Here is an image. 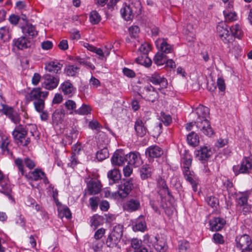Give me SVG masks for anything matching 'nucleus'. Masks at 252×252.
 Returning a JSON list of instances; mask_svg holds the SVG:
<instances>
[{"mask_svg": "<svg viewBox=\"0 0 252 252\" xmlns=\"http://www.w3.org/2000/svg\"><path fill=\"white\" fill-rule=\"evenodd\" d=\"M147 156L151 158H157L163 154L162 149L157 145H152L148 147L145 152Z\"/></svg>", "mask_w": 252, "mask_h": 252, "instance_id": "nucleus-17", "label": "nucleus"}, {"mask_svg": "<svg viewBox=\"0 0 252 252\" xmlns=\"http://www.w3.org/2000/svg\"><path fill=\"white\" fill-rule=\"evenodd\" d=\"M155 239L156 240L154 244L156 250L159 252H164L166 250L165 243L158 239L157 237H155Z\"/></svg>", "mask_w": 252, "mask_h": 252, "instance_id": "nucleus-44", "label": "nucleus"}, {"mask_svg": "<svg viewBox=\"0 0 252 252\" xmlns=\"http://www.w3.org/2000/svg\"><path fill=\"white\" fill-rule=\"evenodd\" d=\"M153 171V167L149 164L143 165L140 169V176L143 180H145L151 176Z\"/></svg>", "mask_w": 252, "mask_h": 252, "instance_id": "nucleus-27", "label": "nucleus"}, {"mask_svg": "<svg viewBox=\"0 0 252 252\" xmlns=\"http://www.w3.org/2000/svg\"><path fill=\"white\" fill-rule=\"evenodd\" d=\"M8 145L9 142L7 139L5 140H2L0 145V148L4 152H6L7 155H10L11 157H12L13 153L12 152H10L9 149L8 148Z\"/></svg>", "mask_w": 252, "mask_h": 252, "instance_id": "nucleus-48", "label": "nucleus"}, {"mask_svg": "<svg viewBox=\"0 0 252 252\" xmlns=\"http://www.w3.org/2000/svg\"><path fill=\"white\" fill-rule=\"evenodd\" d=\"M101 218L100 216L94 215L91 219V224L95 229L100 224Z\"/></svg>", "mask_w": 252, "mask_h": 252, "instance_id": "nucleus-53", "label": "nucleus"}, {"mask_svg": "<svg viewBox=\"0 0 252 252\" xmlns=\"http://www.w3.org/2000/svg\"><path fill=\"white\" fill-rule=\"evenodd\" d=\"M184 171H190L189 168L191 166L192 162V159L190 155H186L182 160Z\"/></svg>", "mask_w": 252, "mask_h": 252, "instance_id": "nucleus-45", "label": "nucleus"}, {"mask_svg": "<svg viewBox=\"0 0 252 252\" xmlns=\"http://www.w3.org/2000/svg\"><path fill=\"white\" fill-rule=\"evenodd\" d=\"M78 131L73 127L67 128L65 131L66 137L68 138L69 144H71L72 140L76 139L77 137Z\"/></svg>", "mask_w": 252, "mask_h": 252, "instance_id": "nucleus-33", "label": "nucleus"}, {"mask_svg": "<svg viewBox=\"0 0 252 252\" xmlns=\"http://www.w3.org/2000/svg\"><path fill=\"white\" fill-rule=\"evenodd\" d=\"M105 232V229L101 228L98 229L95 233L94 237L96 240H99L101 239L104 235Z\"/></svg>", "mask_w": 252, "mask_h": 252, "instance_id": "nucleus-64", "label": "nucleus"}, {"mask_svg": "<svg viewBox=\"0 0 252 252\" xmlns=\"http://www.w3.org/2000/svg\"><path fill=\"white\" fill-rule=\"evenodd\" d=\"M212 154L211 149L206 146L201 147L200 150L195 152L196 156L199 160H207Z\"/></svg>", "mask_w": 252, "mask_h": 252, "instance_id": "nucleus-18", "label": "nucleus"}, {"mask_svg": "<svg viewBox=\"0 0 252 252\" xmlns=\"http://www.w3.org/2000/svg\"><path fill=\"white\" fill-rule=\"evenodd\" d=\"M45 99H40L39 100L34 101L33 105L36 111L38 112H42L45 107Z\"/></svg>", "mask_w": 252, "mask_h": 252, "instance_id": "nucleus-47", "label": "nucleus"}, {"mask_svg": "<svg viewBox=\"0 0 252 252\" xmlns=\"http://www.w3.org/2000/svg\"><path fill=\"white\" fill-rule=\"evenodd\" d=\"M101 19V17L96 10L92 11L90 14V21L93 24H98Z\"/></svg>", "mask_w": 252, "mask_h": 252, "instance_id": "nucleus-43", "label": "nucleus"}, {"mask_svg": "<svg viewBox=\"0 0 252 252\" xmlns=\"http://www.w3.org/2000/svg\"><path fill=\"white\" fill-rule=\"evenodd\" d=\"M173 49L172 46L164 40H163L160 44L159 52L163 53L166 55L167 54L172 53Z\"/></svg>", "mask_w": 252, "mask_h": 252, "instance_id": "nucleus-38", "label": "nucleus"}, {"mask_svg": "<svg viewBox=\"0 0 252 252\" xmlns=\"http://www.w3.org/2000/svg\"><path fill=\"white\" fill-rule=\"evenodd\" d=\"M100 183L96 180H91L87 184V191L86 194L93 195L98 194L101 190Z\"/></svg>", "mask_w": 252, "mask_h": 252, "instance_id": "nucleus-15", "label": "nucleus"}, {"mask_svg": "<svg viewBox=\"0 0 252 252\" xmlns=\"http://www.w3.org/2000/svg\"><path fill=\"white\" fill-rule=\"evenodd\" d=\"M123 72L124 75L127 77L134 78L135 76V72L132 70L127 67H124L123 68Z\"/></svg>", "mask_w": 252, "mask_h": 252, "instance_id": "nucleus-61", "label": "nucleus"}, {"mask_svg": "<svg viewBox=\"0 0 252 252\" xmlns=\"http://www.w3.org/2000/svg\"><path fill=\"white\" fill-rule=\"evenodd\" d=\"M147 80L155 85H159V88H158V90L159 91L166 88L168 86L167 79L158 72H155L151 75L147 76Z\"/></svg>", "mask_w": 252, "mask_h": 252, "instance_id": "nucleus-6", "label": "nucleus"}, {"mask_svg": "<svg viewBox=\"0 0 252 252\" xmlns=\"http://www.w3.org/2000/svg\"><path fill=\"white\" fill-rule=\"evenodd\" d=\"M236 247L242 250V251L249 248L252 242L250 237L247 234L238 236L236 238Z\"/></svg>", "mask_w": 252, "mask_h": 252, "instance_id": "nucleus-13", "label": "nucleus"}, {"mask_svg": "<svg viewBox=\"0 0 252 252\" xmlns=\"http://www.w3.org/2000/svg\"><path fill=\"white\" fill-rule=\"evenodd\" d=\"M183 173L186 180L191 185L193 190L196 191L197 184L193 179V172L190 171H183Z\"/></svg>", "mask_w": 252, "mask_h": 252, "instance_id": "nucleus-28", "label": "nucleus"}, {"mask_svg": "<svg viewBox=\"0 0 252 252\" xmlns=\"http://www.w3.org/2000/svg\"><path fill=\"white\" fill-rule=\"evenodd\" d=\"M160 118L162 123L166 126L170 125L172 122V118L169 115H166L162 112L160 113Z\"/></svg>", "mask_w": 252, "mask_h": 252, "instance_id": "nucleus-50", "label": "nucleus"}, {"mask_svg": "<svg viewBox=\"0 0 252 252\" xmlns=\"http://www.w3.org/2000/svg\"><path fill=\"white\" fill-rule=\"evenodd\" d=\"M44 81L42 87L47 90H51L56 88L59 84V79L49 74H45L43 76Z\"/></svg>", "mask_w": 252, "mask_h": 252, "instance_id": "nucleus-9", "label": "nucleus"}, {"mask_svg": "<svg viewBox=\"0 0 252 252\" xmlns=\"http://www.w3.org/2000/svg\"><path fill=\"white\" fill-rule=\"evenodd\" d=\"M228 29V27L223 23H220L217 27L218 33L225 43L230 42L232 40V35L229 33Z\"/></svg>", "mask_w": 252, "mask_h": 252, "instance_id": "nucleus-8", "label": "nucleus"}, {"mask_svg": "<svg viewBox=\"0 0 252 252\" xmlns=\"http://www.w3.org/2000/svg\"><path fill=\"white\" fill-rule=\"evenodd\" d=\"M48 94V92L42 91L40 88H36L33 89L29 95L26 96V99L28 101H34L40 99H45Z\"/></svg>", "mask_w": 252, "mask_h": 252, "instance_id": "nucleus-10", "label": "nucleus"}, {"mask_svg": "<svg viewBox=\"0 0 252 252\" xmlns=\"http://www.w3.org/2000/svg\"><path fill=\"white\" fill-rule=\"evenodd\" d=\"M64 115V113H63L62 111L58 110H56L53 114V119L54 121H56L57 123L61 122L62 120V116Z\"/></svg>", "mask_w": 252, "mask_h": 252, "instance_id": "nucleus-54", "label": "nucleus"}, {"mask_svg": "<svg viewBox=\"0 0 252 252\" xmlns=\"http://www.w3.org/2000/svg\"><path fill=\"white\" fill-rule=\"evenodd\" d=\"M158 186L160 189L161 193L170 195V192L164 180L159 178L158 180Z\"/></svg>", "mask_w": 252, "mask_h": 252, "instance_id": "nucleus-39", "label": "nucleus"}, {"mask_svg": "<svg viewBox=\"0 0 252 252\" xmlns=\"http://www.w3.org/2000/svg\"><path fill=\"white\" fill-rule=\"evenodd\" d=\"M28 129L26 126L22 125H17L12 135L14 141L23 146H27L31 142V139L27 137Z\"/></svg>", "mask_w": 252, "mask_h": 252, "instance_id": "nucleus-2", "label": "nucleus"}, {"mask_svg": "<svg viewBox=\"0 0 252 252\" xmlns=\"http://www.w3.org/2000/svg\"><path fill=\"white\" fill-rule=\"evenodd\" d=\"M0 186L1 187L0 192L7 196L9 199L13 200L12 196V189L10 185L1 183L0 184Z\"/></svg>", "mask_w": 252, "mask_h": 252, "instance_id": "nucleus-31", "label": "nucleus"}, {"mask_svg": "<svg viewBox=\"0 0 252 252\" xmlns=\"http://www.w3.org/2000/svg\"><path fill=\"white\" fill-rule=\"evenodd\" d=\"M187 140L190 145L195 147L197 146L199 143L198 136L194 132H191L187 135Z\"/></svg>", "mask_w": 252, "mask_h": 252, "instance_id": "nucleus-30", "label": "nucleus"}, {"mask_svg": "<svg viewBox=\"0 0 252 252\" xmlns=\"http://www.w3.org/2000/svg\"><path fill=\"white\" fill-rule=\"evenodd\" d=\"M134 129L136 135L140 137H143L147 132V128L145 126V124L139 119H137L135 122Z\"/></svg>", "mask_w": 252, "mask_h": 252, "instance_id": "nucleus-20", "label": "nucleus"}, {"mask_svg": "<svg viewBox=\"0 0 252 252\" xmlns=\"http://www.w3.org/2000/svg\"><path fill=\"white\" fill-rule=\"evenodd\" d=\"M139 51L144 54H147L151 50L150 45L147 43L142 44L139 48Z\"/></svg>", "mask_w": 252, "mask_h": 252, "instance_id": "nucleus-59", "label": "nucleus"}, {"mask_svg": "<svg viewBox=\"0 0 252 252\" xmlns=\"http://www.w3.org/2000/svg\"><path fill=\"white\" fill-rule=\"evenodd\" d=\"M64 105L67 109L69 110H75L76 107L75 102L72 100H68L64 103Z\"/></svg>", "mask_w": 252, "mask_h": 252, "instance_id": "nucleus-60", "label": "nucleus"}, {"mask_svg": "<svg viewBox=\"0 0 252 252\" xmlns=\"http://www.w3.org/2000/svg\"><path fill=\"white\" fill-rule=\"evenodd\" d=\"M79 67L74 65H69L65 68V71L67 76H74L78 73Z\"/></svg>", "mask_w": 252, "mask_h": 252, "instance_id": "nucleus-40", "label": "nucleus"}, {"mask_svg": "<svg viewBox=\"0 0 252 252\" xmlns=\"http://www.w3.org/2000/svg\"><path fill=\"white\" fill-rule=\"evenodd\" d=\"M124 208L129 212L136 211L140 208V201L137 199H130L126 203Z\"/></svg>", "mask_w": 252, "mask_h": 252, "instance_id": "nucleus-22", "label": "nucleus"}, {"mask_svg": "<svg viewBox=\"0 0 252 252\" xmlns=\"http://www.w3.org/2000/svg\"><path fill=\"white\" fill-rule=\"evenodd\" d=\"M168 58V57L167 55L158 51L154 57V62L158 65H162L165 63Z\"/></svg>", "mask_w": 252, "mask_h": 252, "instance_id": "nucleus-32", "label": "nucleus"}, {"mask_svg": "<svg viewBox=\"0 0 252 252\" xmlns=\"http://www.w3.org/2000/svg\"><path fill=\"white\" fill-rule=\"evenodd\" d=\"M127 163L135 167L139 166L142 163L140 154L138 152H131L128 155Z\"/></svg>", "mask_w": 252, "mask_h": 252, "instance_id": "nucleus-23", "label": "nucleus"}, {"mask_svg": "<svg viewBox=\"0 0 252 252\" xmlns=\"http://www.w3.org/2000/svg\"><path fill=\"white\" fill-rule=\"evenodd\" d=\"M89 127L92 129H95L98 130L101 127L100 124L95 120L91 121L89 124Z\"/></svg>", "mask_w": 252, "mask_h": 252, "instance_id": "nucleus-62", "label": "nucleus"}, {"mask_svg": "<svg viewBox=\"0 0 252 252\" xmlns=\"http://www.w3.org/2000/svg\"><path fill=\"white\" fill-rule=\"evenodd\" d=\"M207 202L212 207H215L219 204L218 199L214 196H210L207 198Z\"/></svg>", "mask_w": 252, "mask_h": 252, "instance_id": "nucleus-57", "label": "nucleus"}, {"mask_svg": "<svg viewBox=\"0 0 252 252\" xmlns=\"http://www.w3.org/2000/svg\"><path fill=\"white\" fill-rule=\"evenodd\" d=\"M15 45L19 49L23 50L32 45L31 41L25 36H21L15 41Z\"/></svg>", "mask_w": 252, "mask_h": 252, "instance_id": "nucleus-24", "label": "nucleus"}, {"mask_svg": "<svg viewBox=\"0 0 252 252\" xmlns=\"http://www.w3.org/2000/svg\"><path fill=\"white\" fill-rule=\"evenodd\" d=\"M61 89L66 95H72L75 91V88L69 81H66L61 84Z\"/></svg>", "mask_w": 252, "mask_h": 252, "instance_id": "nucleus-25", "label": "nucleus"}, {"mask_svg": "<svg viewBox=\"0 0 252 252\" xmlns=\"http://www.w3.org/2000/svg\"><path fill=\"white\" fill-rule=\"evenodd\" d=\"M29 178L35 181L43 179L45 184L48 183V181L45 173L38 169H35L34 171L30 173Z\"/></svg>", "mask_w": 252, "mask_h": 252, "instance_id": "nucleus-19", "label": "nucleus"}, {"mask_svg": "<svg viewBox=\"0 0 252 252\" xmlns=\"http://www.w3.org/2000/svg\"><path fill=\"white\" fill-rule=\"evenodd\" d=\"M62 66L59 63L51 62L46 65L45 69L49 72L57 74L61 70Z\"/></svg>", "mask_w": 252, "mask_h": 252, "instance_id": "nucleus-26", "label": "nucleus"}, {"mask_svg": "<svg viewBox=\"0 0 252 252\" xmlns=\"http://www.w3.org/2000/svg\"><path fill=\"white\" fill-rule=\"evenodd\" d=\"M138 8H136L133 4L125 5L121 9V13L123 18L126 21L132 20L134 14H139L141 10V6L139 2L137 3Z\"/></svg>", "mask_w": 252, "mask_h": 252, "instance_id": "nucleus-4", "label": "nucleus"}, {"mask_svg": "<svg viewBox=\"0 0 252 252\" xmlns=\"http://www.w3.org/2000/svg\"><path fill=\"white\" fill-rule=\"evenodd\" d=\"M3 113L15 124H18L21 121L19 114L12 107L6 105H2Z\"/></svg>", "mask_w": 252, "mask_h": 252, "instance_id": "nucleus-11", "label": "nucleus"}, {"mask_svg": "<svg viewBox=\"0 0 252 252\" xmlns=\"http://www.w3.org/2000/svg\"><path fill=\"white\" fill-rule=\"evenodd\" d=\"M11 38L9 28L3 27L0 28V39L3 42L9 40Z\"/></svg>", "mask_w": 252, "mask_h": 252, "instance_id": "nucleus-34", "label": "nucleus"}, {"mask_svg": "<svg viewBox=\"0 0 252 252\" xmlns=\"http://www.w3.org/2000/svg\"><path fill=\"white\" fill-rule=\"evenodd\" d=\"M146 228V223L143 216H140L133 222L132 229L134 231L144 232Z\"/></svg>", "mask_w": 252, "mask_h": 252, "instance_id": "nucleus-21", "label": "nucleus"}, {"mask_svg": "<svg viewBox=\"0 0 252 252\" xmlns=\"http://www.w3.org/2000/svg\"><path fill=\"white\" fill-rule=\"evenodd\" d=\"M162 127L161 123L155 124L152 126L149 132L154 137H158L162 132Z\"/></svg>", "mask_w": 252, "mask_h": 252, "instance_id": "nucleus-36", "label": "nucleus"}, {"mask_svg": "<svg viewBox=\"0 0 252 252\" xmlns=\"http://www.w3.org/2000/svg\"><path fill=\"white\" fill-rule=\"evenodd\" d=\"M231 32V35L238 38H240L242 36V31L241 28L239 24H236L232 26L229 28Z\"/></svg>", "mask_w": 252, "mask_h": 252, "instance_id": "nucleus-37", "label": "nucleus"}, {"mask_svg": "<svg viewBox=\"0 0 252 252\" xmlns=\"http://www.w3.org/2000/svg\"><path fill=\"white\" fill-rule=\"evenodd\" d=\"M109 157V153L106 148H104L98 151L96 154V157L98 160L101 161Z\"/></svg>", "mask_w": 252, "mask_h": 252, "instance_id": "nucleus-42", "label": "nucleus"}, {"mask_svg": "<svg viewBox=\"0 0 252 252\" xmlns=\"http://www.w3.org/2000/svg\"><path fill=\"white\" fill-rule=\"evenodd\" d=\"M99 198L98 197H92L89 199L90 205L93 211H95L97 208Z\"/></svg>", "mask_w": 252, "mask_h": 252, "instance_id": "nucleus-49", "label": "nucleus"}, {"mask_svg": "<svg viewBox=\"0 0 252 252\" xmlns=\"http://www.w3.org/2000/svg\"><path fill=\"white\" fill-rule=\"evenodd\" d=\"M24 162L21 158H17L15 160V164L18 167L22 175L24 174Z\"/></svg>", "mask_w": 252, "mask_h": 252, "instance_id": "nucleus-52", "label": "nucleus"}, {"mask_svg": "<svg viewBox=\"0 0 252 252\" xmlns=\"http://www.w3.org/2000/svg\"><path fill=\"white\" fill-rule=\"evenodd\" d=\"M195 112L198 116L195 122L197 127L205 135L209 137L213 135L214 132L207 119L209 115V109L203 105H199L196 108Z\"/></svg>", "mask_w": 252, "mask_h": 252, "instance_id": "nucleus-1", "label": "nucleus"}, {"mask_svg": "<svg viewBox=\"0 0 252 252\" xmlns=\"http://www.w3.org/2000/svg\"><path fill=\"white\" fill-rule=\"evenodd\" d=\"M91 111V108L90 106L83 104L78 109L75 110V112L79 115H87L90 113Z\"/></svg>", "mask_w": 252, "mask_h": 252, "instance_id": "nucleus-46", "label": "nucleus"}, {"mask_svg": "<svg viewBox=\"0 0 252 252\" xmlns=\"http://www.w3.org/2000/svg\"><path fill=\"white\" fill-rule=\"evenodd\" d=\"M225 220L220 217H214L209 221L210 230L212 231H218L220 230L224 224Z\"/></svg>", "mask_w": 252, "mask_h": 252, "instance_id": "nucleus-14", "label": "nucleus"}, {"mask_svg": "<svg viewBox=\"0 0 252 252\" xmlns=\"http://www.w3.org/2000/svg\"><path fill=\"white\" fill-rule=\"evenodd\" d=\"M130 245L135 251L139 250L141 249L142 241L137 238H134L131 240Z\"/></svg>", "mask_w": 252, "mask_h": 252, "instance_id": "nucleus-51", "label": "nucleus"}, {"mask_svg": "<svg viewBox=\"0 0 252 252\" xmlns=\"http://www.w3.org/2000/svg\"><path fill=\"white\" fill-rule=\"evenodd\" d=\"M129 32L131 37L136 38L139 33V28L137 26H131L129 28Z\"/></svg>", "mask_w": 252, "mask_h": 252, "instance_id": "nucleus-55", "label": "nucleus"}, {"mask_svg": "<svg viewBox=\"0 0 252 252\" xmlns=\"http://www.w3.org/2000/svg\"><path fill=\"white\" fill-rule=\"evenodd\" d=\"M252 170V160L249 158H243L240 165H234L233 170L235 174L249 173Z\"/></svg>", "mask_w": 252, "mask_h": 252, "instance_id": "nucleus-5", "label": "nucleus"}, {"mask_svg": "<svg viewBox=\"0 0 252 252\" xmlns=\"http://www.w3.org/2000/svg\"><path fill=\"white\" fill-rule=\"evenodd\" d=\"M142 97L145 100L154 102L158 98V93L151 85L145 86L142 91Z\"/></svg>", "mask_w": 252, "mask_h": 252, "instance_id": "nucleus-7", "label": "nucleus"}, {"mask_svg": "<svg viewBox=\"0 0 252 252\" xmlns=\"http://www.w3.org/2000/svg\"><path fill=\"white\" fill-rule=\"evenodd\" d=\"M23 32L27 33L29 36L32 37L37 34V32L35 30L34 26L31 24H27L24 27L22 28Z\"/></svg>", "mask_w": 252, "mask_h": 252, "instance_id": "nucleus-35", "label": "nucleus"}, {"mask_svg": "<svg viewBox=\"0 0 252 252\" xmlns=\"http://www.w3.org/2000/svg\"><path fill=\"white\" fill-rule=\"evenodd\" d=\"M128 155H125L122 150H117L115 152L111 158V162L113 165L121 166L127 162Z\"/></svg>", "mask_w": 252, "mask_h": 252, "instance_id": "nucleus-12", "label": "nucleus"}, {"mask_svg": "<svg viewBox=\"0 0 252 252\" xmlns=\"http://www.w3.org/2000/svg\"><path fill=\"white\" fill-rule=\"evenodd\" d=\"M213 240L215 243L218 244H222L224 242L223 237L221 234L218 233L214 234Z\"/></svg>", "mask_w": 252, "mask_h": 252, "instance_id": "nucleus-58", "label": "nucleus"}, {"mask_svg": "<svg viewBox=\"0 0 252 252\" xmlns=\"http://www.w3.org/2000/svg\"><path fill=\"white\" fill-rule=\"evenodd\" d=\"M103 244V241L96 240L93 244V249L94 251L96 252H100L102 249Z\"/></svg>", "mask_w": 252, "mask_h": 252, "instance_id": "nucleus-56", "label": "nucleus"}, {"mask_svg": "<svg viewBox=\"0 0 252 252\" xmlns=\"http://www.w3.org/2000/svg\"><path fill=\"white\" fill-rule=\"evenodd\" d=\"M122 235V227L119 225L114 226L106 240L107 246L112 248L117 247Z\"/></svg>", "mask_w": 252, "mask_h": 252, "instance_id": "nucleus-3", "label": "nucleus"}, {"mask_svg": "<svg viewBox=\"0 0 252 252\" xmlns=\"http://www.w3.org/2000/svg\"><path fill=\"white\" fill-rule=\"evenodd\" d=\"M8 20L11 24L16 25L20 20V17L15 14H12L9 16Z\"/></svg>", "mask_w": 252, "mask_h": 252, "instance_id": "nucleus-63", "label": "nucleus"}, {"mask_svg": "<svg viewBox=\"0 0 252 252\" xmlns=\"http://www.w3.org/2000/svg\"><path fill=\"white\" fill-rule=\"evenodd\" d=\"M189 244L186 240H182L179 242L177 252H189Z\"/></svg>", "mask_w": 252, "mask_h": 252, "instance_id": "nucleus-41", "label": "nucleus"}, {"mask_svg": "<svg viewBox=\"0 0 252 252\" xmlns=\"http://www.w3.org/2000/svg\"><path fill=\"white\" fill-rule=\"evenodd\" d=\"M107 176L112 182V184L116 183L121 179V174L119 170L114 169L109 171L107 173Z\"/></svg>", "mask_w": 252, "mask_h": 252, "instance_id": "nucleus-29", "label": "nucleus"}, {"mask_svg": "<svg viewBox=\"0 0 252 252\" xmlns=\"http://www.w3.org/2000/svg\"><path fill=\"white\" fill-rule=\"evenodd\" d=\"M133 183L131 180L124 181L120 186L118 193L123 198L126 197L131 191L133 188Z\"/></svg>", "mask_w": 252, "mask_h": 252, "instance_id": "nucleus-16", "label": "nucleus"}]
</instances>
